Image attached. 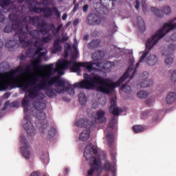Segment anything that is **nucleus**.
<instances>
[{"instance_id":"nucleus-1","label":"nucleus","mask_w":176,"mask_h":176,"mask_svg":"<svg viewBox=\"0 0 176 176\" xmlns=\"http://www.w3.org/2000/svg\"><path fill=\"white\" fill-rule=\"evenodd\" d=\"M41 67L45 68L47 72L40 76L41 80L37 85L28 89V97L32 98V100L39 97V91L41 90L45 91L46 96L50 98H53L57 96L55 89L52 88L53 86L54 87H65V81L61 79V77L59 76L52 77L53 76V67H54L53 63Z\"/></svg>"},{"instance_id":"nucleus-2","label":"nucleus","mask_w":176,"mask_h":176,"mask_svg":"<svg viewBox=\"0 0 176 176\" xmlns=\"http://www.w3.org/2000/svg\"><path fill=\"white\" fill-rule=\"evenodd\" d=\"M131 71V66H129L122 76L120 77L116 82H111L109 79L104 78L99 76H94L91 77L88 74L85 73L83 74L85 80H82L79 82L74 83V87L75 89L78 87V89L91 90V89L96 87V85H100L97 88L98 91L104 93V94H109L111 91H113L116 87H119V86H120V85H122L123 82L129 78Z\"/></svg>"},{"instance_id":"nucleus-3","label":"nucleus","mask_w":176,"mask_h":176,"mask_svg":"<svg viewBox=\"0 0 176 176\" xmlns=\"http://www.w3.org/2000/svg\"><path fill=\"white\" fill-rule=\"evenodd\" d=\"M25 72L20 73L16 76L18 70L11 69L9 72L4 73V78L8 82H13L14 85L10 86V87H20L22 89L23 91H27L28 90V87L30 86H34L39 82V78H41V75H34L30 78V81L27 80H23L21 77L23 75H25V74L30 72L31 71V65H27L25 67Z\"/></svg>"},{"instance_id":"nucleus-4","label":"nucleus","mask_w":176,"mask_h":176,"mask_svg":"<svg viewBox=\"0 0 176 176\" xmlns=\"http://www.w3.org/2000/svg\"><path fill=\"white\" fill-rule=\"evenodd\" d=\"M176 18L174 19H172L169 21L167 23H165L162 28H161L158 31L156 32V33L151 36V38H148L147 42L146 43V48H145V52L143 53V54L140 56V58L139 60V62H138L135 65V69L133 72V76L137 74V69H138V67H140V63H142L144 61V59L148 56L149 53V50L163 38L166 35V34H168L170 31L173 30H175L176 28Z\"/></svg>"},{"instance_id":"nucleus-5","label":"nucleus","mask_w":176,"mask_h":176,"mask_svg":"<svg viewBox=\"0 0 176 176\" xmlns=\"http://www.w3.org/2000/svg\"><path fill=\"white\" fill-rule=\"evenodd\" d=\"M96 63L93 62H75L72 60H67L65 59H60L56 63V67L54 69L55 72H60L61 75H64L63 69L70 68L72 72H80V68H86L87 71L91 72L93 71V65Z\"/></svg>"},{"instance_id":"nucleus-6","label":"nucleus","mask_w":176,"mask_h":176,"mask_svg":"<svg viewBox=\"0 0 176 176\" xmlns=\"http://www.w3.org/2000/svg\"><path fill=\"white\" fill-rule=\"evenodd\" d=\"M23 30H27V25H23V23H13L11 26L10 25H6L4 28L3 32L6 34H10L12 31L15 32V34H14V38L16 39V38L18 36L19 39L20 43H24V41L21 39V36L23 35Z\"/></svg>"},{"instance_id":"nucleus-7","label":"nucleus","mask_w":176,"mask_h":176,"mask_svg":"<svg viewBox=\"0 0 176 176\" xmlns=\"http://www.w3.org/2000/svg\"><path fill=\"white\" fill-rule=\"evenodd\" d=\"M23 25H26V30L25 29L22 30L21 39L24 43H21V45H22V47H28V46H30L32 43V41L28 39V36H30L33 39H38L39 37V31L38 30L30 31L28 29V25L25 23H23Z\"/></svg>"},{"instance_id":"nucleus-8","label":"nucleus","mask_w":176,"mask_h":176,"mask_svg":"<svg viewBox=\"0 0 176 176\" xmlns=\"http://www.w3.org/2000/svg\"><path fill=\"white\" fill-rule=\"evenodd\" d=\"M42 3L38 1H32L28 6L30 12L32 13H43L45 17H50L52 16V10L50 8H41Z\"/></svg>"},{"instance_id":"nucleus-9","label":"nucleus","mask_w":176,"mask_h":176,"mask_svg":"<svg viewBox=\"0 0 176 176\" xmlns=\"http://www.w3.org/2000/svg\"><path fill=\"white\" fill-rule=\"evenodd\" d=\"M28 107H23V112L25 113L24 119L26 122V123L23 124V129L25 130L26 133H28V135L33 137V135L36 134V131L31 122V116L28 114Z\"/></svg>"},{"instance_id":"nucleus-10","label":"nucleus","mask_w":176,"mask_h":176,"mask_svg":"<svg viewBox=\"0 0 176 176\" xmlns=\"http://www.w3.org/2000/svg\"><path fill=\"white\" fill-rule=\"evenodd\" d=\"M89 164L90 166L89 168L87 170V175L91 176L94 174L95 171H98L101 168V158L98 157H92L90 158Z\"/></svg>"},{"instance_id":"nucleus-11","label":"nucleus","mask_w":176,"mask_h":176,"mask_svg":"<svg viewBox=\"0 0 176 176\" xmlns=\"http://www.w3.org/2000/svg\"><path fill=\"white\" fill-rule=\"evenodd\" d=\"M104 56H105V54L102 50H98L95 52H94L91 55V58L94 60V61H97V63H93L94 65H96V67H99L100 68H102L103 69H105L107 68V61L106 62H100L102 58H104Z\"/></svg>"},{"instance_id":"nucleus-12","label":"nucleus","mask_w":176,"mask_h":176,"mask_svg":"<svg viewBox=\"0 0 176 176\" xmlns=\"http://www.w3.org/2000/svg\"><path fill=\"white\" fill-rule=\"evenodd\" d=\"M41 21V17H39L38 16H25L23 18V22L21 23V24H26L28 25H30V24H32L33 25H34V27H38V25H39V23Z\"/></svg>"},{"instance_id":"nucleus-13","label":"nucleus","mask_w":176,"mask_h":176,"mask_svg":"<svg viewBox=\"0 0 176 176\" xmlns=\"http://www.w3.org/2000/svg\"><path fill=\"white\" fill-rule=\"evenodd\" d=\"M117 107L118 103L116 100H115V98H110V107H109V109L114 116H118L122 113V109H119V107Z\"/></svg>"},{"instance_id":"nucleus-14","label":"nucleus","mask_w":176,"mask_h":176,"mask_svg":"<svg viewBox=\"0 0 176 176\" xmlns=\"http://www.w3.org/2000/svg\"><path fill=\"white\" fill-rule=\"evenodd\" d=\"M23 142V146L21 147V153L25 159H30L31 157V152L30 151V144L25 140V138L21 136Z\"/></svg>"},{"instance_id":"nucleus-15","label":"nucleus","mask_w":176,"mask_h":176,"mask_svg":"<svg viewBox=\"0 0 176 176\" xmlns=\"http://www.w3.org/2000/svg\"><path fill=\"white\" fill-rule=\"evenodd\" d=\"M4 80H6L5 78V73H0V91H3V90H8V87L10 86H14V82L12 81H8L3 82Z\"/></svg>"},{"instance_id":"nucleus-16","label":"nucleus","mask_w":176,"mask_h":176,"mask_svg":"<svg viewBox=\"0 0 176 176\" xmlns=\"http://www.w3.org/2000/svg\"><path fill=\"white\" fill-rule=\"evenodd\" d=\"M87 21L89 25H98L101 24V18L95 14H89L87 16Z\"/></svg>"},{"instance_id":"nucleus-17","label":"nucleus","mask_w":176,"mask_h":176,"mask_svg":"<svg viewBox=\"0 0 176 176\" xmlns=\"http://www.w3.org/2000/svg\"><path fill=\"white\" fill-rule=\"evenodd\" d=\"M91 153H93L94 155H97V153H98V150L97 149V148H93L91 145H90L89 146H87L85 148L83 153L84 157H85L87 160H89L90 157H92Z\"/></svg>"},{"instance_id":"nucleus-18","label":"nucleus","mask_w":176,"mask_h":176,"mask_svg":"<svg viewBox=\"0 0 176 176\" xmlns=\"http://www.w3.org/2000/svg\"><path fill=\"white\" fill-rule=\"evenodd\" d=\"M47 54V52H40L39 54H38L37 57L32 60V65L34 68V69H37V68H39V64L42 63V57H45V56H46Z\"/></svg>"},{"instance_id":"nucleus-19","label":"nucleus","mask_w":176,"mask_h":176,"mask_svg":"<svg viewBox=\"0 0 176 176\" xmlns=\"http://www.w3.org/2000/svg\"><path fill=\"white\" fill-rule=\"evenodd\" d=\"M60 43H61V38H57L54 41L52 53L63 52V46Z\"/></svg>"},{"instance_id":"nucleus-20","label":"nucleus","mask_w":176,"mask_h":176,"mask_svg":"<svg viewBox=\"0 0 176 176\" xmlns=\"http://www.w3.org/2000/svg\"><path fill=\"white\" fill-rule=\"evenodd\" d=\"M96 120L99 123H107V117H105V111L102 109L96 111Z\"/></svg>"},{"instance_id":"nucleus-21","label":"nucleus","mask_w":176,"mask_h":176,"mask_svg":"<svg viewBox=\"0 0 176 176\" xmlns=\"http://www.w3.org/2000/svg\"><path fill=\"white\" fill-rule=\"evenodd\" d=\"M159 61V59L156 55H150L146 58V63L147 65H149L150 67H153V65H156L157 64V62Z\"/></svg>"},{"instance_id":"nucleus-22","label":"nucleus","mask_w":176,"mask_h":176,"mask_svg":"<svg viewBox=\"0 0 176 176\" xmlns=\"http://www.w3.org/2000/svg\"><path fill=\"white\" fill-rule=\"evenodd\" d=\"M34 47H37L35 50L34 54L36 56L43 51V43L41 41H36L34 44Z\"/></svg>"},{"instance_id":"nucleus-23","label":"nucleus","mask_w":176,"mask_h":176,"mask_svg":"<svg viewBox=\"0 0 176 176\" xmlns=\"http://www.w3.org/2000/svg\"><path fill=\"white\" fill-rule=\"evenodd\" d=\"M137 20L139 31H140V32H145L146 28L145 26V22L142 19V17L138 16Z\"/></svg>"},{"instance_id":"nucleus-24","label":"nucleus","mask_w":176,"mask_h":176,"mask_svg":"<svg viewBox=\"0 0 176 176\" xmlns=\"http://www.w3.org/2000/svg\"><path fill=\"white\" fill-rule=\"evenodd\" d=\"M89 138H90V131L89 130H84L79 135L80 141L86 142Z\"/></svg>"},{"instance_id":"nucleus-25","label":"nucleus","mask_w":176,"mask_h":176,"mask_svg":"<svg viewBox=\"0 0 176 176\" xmlns=\"http://www.w3.org/2000/svg\"><path fill=\"white\" fill-rule=\"evenodd\" d=\"M34 107L38 112H42L46 109V104L43 103V102H36L34 103Z\"/></svg>"},{"instance_id":"nucleus-26","label":"nucleus","mask_w":176,"mask_h":176,"mask_svg":"<svg viewBox=\"0 0 176 176\" xmlns=\"http://www.w3.org/2000/svg\"><path fill=\"white\" fill-rule=\"evenodd\" d=\"M176 101V94L175 92H169L166 96L167 104H173Z\"/></svg>"},{"instance_id":"nucleus-27","label":"nucleus","mask_w":176,"mask_h":176,"mask_svg":"<svg viewBox=\"0 0 176 176\" xmlns=\"http://www.w3.org/2000/svg\"><path fill=\"white\" fill-rule=\"evenodd\" d=\"M88 124H89V121L87 120V119L85 120L83 118H80L75 122L76 126L81 129L82 127H85V126H87Z\"/></svg>"},{"instance_id":"nucleus-28","label":"nucleus","mask_w":176,"mask_h":176,"mask_svg":"<svg viewBox=\"0 0 176 176\" xmlns=\"http://www.w3.org/2000/svg\"><path fill=\"white\" fill-rule=\"evenodd\" d=\"M101 43V41L100 39H94L88 44V47L89 49H96V47H98Z\"/></svg>"},{"instance_id":"nucleus-29","label":"nucleus","mask_w":176,"mask_h":176,"mask_svg":"<svg viewBox=\"0 0 176 176\" xmlns=\"http://www.w3.org/2000/svg\"><path fill=\"white\" fill-rule=\"evenodd\" d=\"M78 101L82 107H85L87 104V98H86L85 93L81 92L78 94Z\"/></svg>"},{"instance_id":"nucleus-30","label":"nucleus","mask_w":176,"mask_h":176,"mask_svg":"<svg viewBox=\"0 0 176 176\" xmlns=\"http://www.w3.org/2000/svg\"><path fill=\"white\" fill-rule=\"evenodd\" d=\"M9 19L10 21H12V23H14V24H21V23H23V18L21 21H19L17 15L14 13H10L9 14Z\"/></svg>"},{"instance_id":"nucleus-31","label":"nucleus","mask_w":176,"mask_h":176,"mask_svg":"<svg viewBox=\"0 0 176 176\" xmlns=\"http://www.w3.org/2000/svg\"><path fill=\"white\" fill-rule=\"evenodd\" d=\"M106 138L107 141V144L109 146H112V144H113L115 139L113 138V133L108 132L106 135Z\"/></svg>"},{"instance_id":"nucleus-32","label":"nucleus","mask_w":176,"mask_h":176,"mask_svg":"<svg viewBox=\"0 0 176 176\" xmlns=\"http://www.w3.org/2000/svg\"><path fill=\"white\" fill-rule=\"evenodd\" d=\"M151 10L153 13H154L155 16H156V17H159V19H162V17L164 16V14H163V11L155 7H152L151 8Z\"/></svg>"},{"instance_id":"nucleus-33","label":"nucleus","mask_w":176,"mask_h":176,"mask_svg":"<svg viewBox=\"0 0 176 176\" xmlns=\"http://www.w3.org/2000/svg\"><path fill=\"white\" fill-rule=\"evenodd\" d=\"M36 117L38 122H40L41 124H42V122L46 120V113L43 111H37Z\"/></svg>"},{"instance_id":"nucleus-34","label":"nucleus","mask_w":176,"mask_h":176,"mask_svg":"<svg viewBox=\"0 0 176 176\" xmlns=\"http://www.w3.org/2000/svg\"><path fill=\"white\" fill-rule=\"evenodd\" d=\"M153 115V112L151 110H145L143 111L141 114V118L143 119V120H146L150 116H152Z\"/></svg>"},{"instance_id":"nucleus-35","label":"nucleus","mask_w":176,"mask_h":176,"mask_svg":"<svg viewBox=\"0 0 176 176\" xmlns=\"http://www.w3.org/2000/svg\"><path fill=\"white\" fill-rule=\"evenodd\" d=\"M14 40H10L8 41V43H6V47H10V48L14 47V46L17 45V42L20 41V39H19V36H17L16 38H14Z\"/></svg>"},{"instance_id":"nucleus-36","label":"nucleus","mask_w":176,"mask_h":176,"mask_svg":"<svg viewBox=\"0 0 176 176\" xmlns=\"http://www.w3.org/2000/svg\"><path fill=\"white\" fill-rule=\"evenodd\" d=\"M153 85V80H144L142 82L140 83V87H149V86H152Z\"/></svg>"},{"instance_id":"nucleus-37","label":"nucleus","mask_w":176,"mask_h":176,"mask_svg":"<svg viewBox=\"0 0 176 176\" xmlns=\"http://www.w3.org/2000/svg\"><path fill=\"white\" fill-rule=\"evenodd\" d=\"M12 3H13L12 0H0V6L2 9H6V8H8Z\"/></svg>"},{"instance_id":"nucleus-38","label":"nucleus","mask_w":176,"mask_h":176,"mask_svg":"<svg viewBox=\"0 0 176 176\" xmlns=\"http://www.w3.org/2000/svg\"><path fill=\"white\" fill-rule=\"evenodd\" d=\"M175 49H176V45L170 44L168 45V51H166L164 53V56H171V54H173V52H174V50H175Z\"/></svg>"},{"instance_id":"nucleus-39","label":"nucleus","mask_w":176,"mask_h":176,"mask_svg":"<svg viewBox=\"0 0 176 176\" xmlns=\"http://www.w3.org/2000/svg\"><path fill=\"white\" fill-rule=\"evenodd\" d=\"M102 170H104V171H111L112 170V168L111 166V162L108 160H104V164L102 166Z\"/></svg>"},{"instance_id":"nucleus-40","label":"nucleus","mask_w":176,"mask_h":176,"mask_svg":"<svg viewBox=\"0 0 176 176\" xmlns=\"http://www.w3.org/2000/svg\"><path fill=\"white\" fill-rule=\"evenodd\" d=\"M133 130L135 133H142V131H144V126H142V125H134Z\"/></svg>"},{"instance_id":"nucleus-41","label":"nucleus","mask_w":176,"mask_h":176,"mask_svg":"<svg viewBox=\"0 0 176 176\" xmlns=\"http://www.w3.org/2000/svg\"><path fill=\"white\" fill-rule=\"evenodd\" d=\"M137 96L139 98H146L149 94L146 91H139L137 94Z\"/></svg>"},{"instance_id":"nucleus-42","label":"nucleus","mask_w":176,"mask_h":176,"mask_svg":"<svg viewBox=\"0 0 176 176\" xmlns=\"http://www.w3.org/2000/svg\"><path fill=\"white\" fill-rule=\"evenodd\" d=\"M42 42V43H49L52 41V34H48L47 36H43L41 40H38Z\"/></svg>"},{"instance_id":"nucleus-43","label":"nucleus","mask_w":176,"mask_h":176,"mask_svg":"<svg viewBox=\"0 0 176 176\" xmlns=\"http://www.w3.org/2000/svg\"><path fill=\"white\" fill-rule=\"evenodd\" d=\"M121 90H122V91H124L125 93H127L128 94L131 93V87H130V85H128L127 84L122 85L121 87Z\"/></svg>"},{"instance_id":"nucleus-44","label":"nucleus","mask_w":176,"mask_h":176,"mask_svg":"<svg viewBox=\"0 0 176 176\" xmlns=\"http://www.w3.org/2000/svg\"><path fill=\"white\" fill-rule=\"evenodd\" d=\"M28 88L26 90V94H28L27 91H28ZM27 94L25 95L24 98L22 100V107H29L30 102L28 101V97H27Z\"/></svg>"},{"instance_id":"nucleus-45","label":"nucleus","mask_w":176,"mask_h":176,"mask_svg":"<svg viewBox=\"0 0 176 176\" xmlns=\"http://www.w3.org/2000/svg\"><path fill=\"white\" fill-rule=\"evenodd\" d=\"M56 133H57V131L54 128H51L50 130L48 131V137L49 138H53L54 135H56Z\"/></svg>"},{"instance_id":"nucleus-46","label":"nucleus","mask_w":176,"mask_h":176,"mask_svg":"<svg viewBox=\"0 0 176 176\" xmlns=\"http://www.w3.org/2000/svg\"><path fill=\"white\" fill-rule=\"evenodd\" d=\"M50 30L53 35H57V34H58L56 29V25H54V23H50Z\"/></svg>"},{"instance_id":"nucleus-47","label":"nucleus","mask_w":176,"mask_h":176,"mask_svg":"<svg viewBox=\"0 0 176 176\" xmlns=\"http://www.w3.org/2000/svg\"><path fill=\"white\" fill-rule=\"evenodd\" d=\"M6 18H5V14H3V11L0 8V23H5Z\"/></svg>"},{"instance_id":"nucleus-48","label":"nucleus","mask_w":176,"mask_h":176,"mask_svg":"<svg viewBox=\"0 0 176 176\" xmlns=\"http://www.w3.org/2000/svg\"><path fill=\"white\" fill-rule=\"evenodd\" d=\"M46 25H47V23L46 22V21L42 20L41 21L39 22L38 25L37 27H38V28H45Z\"/></svg>"},{"instance_id":"nucleus-49","label":"nucleus","mask_w":176,"mask_h":176,"mask_svg":"<svg viewBox=\"0 0 176 176\" xmlns=\"http://www.w3.org/2000/svg\"><path fill=\"white\" fill-rule=\"evenodd\" d=\"M165 63L168 65H170V64H173V63H174V58H173V57H171V56L167 57L165 59Z\"/></svg>"},{"instance_id":"nucleus-50","label":"nucleus","mask_w":176,"mask_h":176,"mask_svg":"<svg viewBox=\"0 0 176 176\" xmlns=\"http://www.w3.org/2000/svg\"><path fill=\"white\" fill-rule=\"evenodd\" d=\"M163 11L165 14H170L171 13V8L170 6H165L163 8Z\"/></svg>"},{"instance_id":"nucleus-51","label":"nucleus","mask_w":176,"mask_h":176,"mask_svg":"<svg viewBox=\"0 0 176 176\" xmlns=\"http://www.w3.org/2000/svg\"><path fill=\"white\" fill-rule=\"evenodd\" d=\"M170 80L172 82H176V69L171 73Z\"/></svg>"},{"instance_id":"nucleus-52","label":"nucleus","mask_w":176,"mask_h":176,"mask_svg":"<svg viewBox=\"0 0 176 176\" xmlns=\"http://www.w3.org/2000/svg\"><path fill=\"white\" fill-rule=\"evenodd\" d=\"M141 5H142V8L143 9L144 13H146L147 7H146V1L145 0H142V3H141Z\"/></svg>"},{"instance_id":"nucleus-53","label":"nucleus","mask_w":176,"mask_h":176,"mask_svg":"<svg viewBox=\"0 0 176 176\" xmlns=\"http://www.w3.org/2000/svg\"><path fill=\"white\" fill-rule=\"evenodd\" d=\"M141 78H143L144 80H145V79H148V78H149V73H148V72H144L141 74Z\"/></svg>"},{"instance_id":"nucleus-54","label":"nucleus","mask_w":176,"mask_h":176,"mask_svg":"<svg viewBox=\"0 0 176 176\" xmlns=\"http://www.w3.org/2000/svg\"><path fill=\"white\" fill-rule=\"evenodd\" d=\"M67 91H68V93L70 94V96L75 94V89H74V88H72V87H67Z\"/></svg>"},{"instance_id":"nucleus-55","label":"nucleus","mask_w":176,"mask_h":176,"mask_svg":"<svg viewBox=\"0 0 176 176\" xmlns=\"http://www.w3.org/2000/svg\"><path fill=\"white\" fill-rule=\"evenodd\" d=\"M78 10H79V3H76L74 5L72 12L75 13L76 12H78Z\"/></svg>"},{"instance_id":"nucleus-56","label":"nucleus","mask_w":176,"mask_h":176,"mask_svg":"<svg viewBox=\"0 0 176 176\" xmlns=\"http://www.w3.org/2000/svg\"><path fill=\"white\" fill-rule=\"evenodd\" d=\"M116 123V121H112L111 120H110V122L109 123V127H110L111 129H113V127H115Z\"/></svg>"},{"instance_id":"nucleus-57","label":"nucleus","mask_w":176,"mask_h":176,"mask_svg":"<svg viewBox=\"0 0 176 176\" xmlns=\"http://www.w3.org/2000/svg\"><path fill=\"white\" fill-rule=\"evenodd\" d=\"M55 93H58V94H61L62 93H64L63 89H60L58 87H56V89H54Z\"/></svg>"},{"instance_id":"nucleus-58","label":"nucleus","mask_w":176,"mask_h":176,"mask_svg":"<svg viewBox=\"0 0 176 176\" xmlns=\"http://www.w3.org/2000/svg\"><path fill=\"white\" fill-rule=\"evenodd\" d=\"M87 10H89V5L85 4L82 7V12L84 13H87Z\"/></svg>"},{"instance_id":"nucleus-59","label":"nucleus","mask_w":176,"mask_h":176,"mask_svg":"<svg viewBox=\"0 0 176 176\" xmlns=\"http://www.w3.org/2000/svg\"><path fill=\"white\" fill-rule=\"evenodd\" d=\"M32 1L34 0H18L19 3H23V2H26V3H31Z\"/></svg>"},{"instance_id":"nucleus-60","label":"nucleus","mask_w":176,"mask_h":176,"mask_svg":"<svg viewBox=\"0 0 176 176\" xmlns=\"http://www.w3.org/2000/svg\"><path fill=\"white\" fill-rule=\"evenodd\" d=\"M140 5L141 3H140V1L137 0L135 2V9L138 10L140 9Z\"/></svg>"},{"instance_id":"nucleus-61","label":"nucleus","mask_w":176,"mask_h":176,"mask_svg":"<svg viewBox=\"0 0 176 176\" xmlns=\"http://www.w3.org/2000/svg\"><path fill=\"white\" fill-rule=\"evenodd\" d=\"M16 107H17V102L16 101L12 102L10 104V107L11 108H16Z\"/></svg>"},{"instance_id":"nucleus-62","label":"nucleus","mask_w":176,"mask_h":176,"mask_svg":"<svg viewBox=\"0 0 176 176\" xmlns=\"http://www.w3.org/2000/svg\"><path fill=\"white\" fill-rule=\"evenodd\" d=\"M69 38V37H68V36H63L62 38V39H60V43L61 42H63V43L66 42V41H68Z\"/></svg>"},{"instance_id":"nucleus-63","label":"nucleus","mask_w":176,"mask_h":176,"mask_svg":"<svg viewBox=\"0 0 176 176\" xmlns=\"http://www.w3.org/2000/svg\"><path fill=\"white\" fill-rule=\"evenodd\" d=\"M30 176H39L38 172H33L31 173Z\"/></svg>"},{"instance_id":"nucleus-64","label":"nucleus","mask_w":176,"mask_h":176,"mask_svg":"<svg viewBox=\"0 0 176 176\" xmlns=\"http://www.w3.org/2000/svg\"><path fill=\"white\" fill-rule=\"evenodd\" d=\"M170 38L172 41H176V33H174Z\"/></svg>"}]
</instances>
